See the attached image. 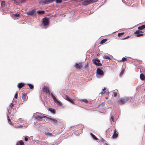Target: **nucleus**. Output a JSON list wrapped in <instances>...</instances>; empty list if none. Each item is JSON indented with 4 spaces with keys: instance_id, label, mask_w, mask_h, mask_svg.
Returning <instances> with one entry per match:
<instances>
[{
    "instance_id": "1",
    "label": "nucleus",
    "mask_w": 145,
    "mask_h": 145,
    "mask_svg": "<svg viewBox=\"0 0 145 145\" xmlns=\"http://www.w3.org/2000/svg\"><path fill=\"white\" fill-rule=\"evenodd\" d=\"M43 91L44 92H45L46 93H48L49 95H50L53 98L54 102L58 104L59 105H61V103L57 99H56V97L52 93H50V90L46 86H44L43 88Z\"/></svg>"
},
{
    "instance_id": "2",
    "label": "nucleus",
    "mask_w": 145,
    "mask_h": 145,
    "mask_svg": "<svg viewBox=\"0 0 145 145\" xmlns=\"http://www.w3.org/2000/svg\"><path fill=\"white\" fill-rule=\"evenodd\" d=\"M131 100V97H125L120 98L118 101V103L120 105H123L126 103L130 102Z\"/></svg>"
},
{
    "instance_id": "3",
    "label": "nucleus",
    "mask_w": 145,
    "mask_h": 145,
    "mask_svg": "<svg viewBox=\"0 0 145 145\" xmlns=\"http://www.w3.org/2000/svg\"><path fill=\"white\" fill-rule=\"evenodd\" d=\"M97 76L99 77L103 76L104 73L103 71L99 68H97L96 70Z\"/></svg>"
},
{
    "instance_id": "4",
    "label": "nucleus",
    "mask_w": 145,
    "mask_h": 145,
    "mask_svg": "<svg viewBox=\"0 0 145 145\" xmlns=\"http://www.w3.org/2000/svg\"><path fill=\"white\" fill-rule=\"evenodd\" d=\"M49 19L47 17H44L42 19V24L44 26H46L49 25Z\"/></svg>"
},
{
    "instance_id": "5",
    "label": "nucleus",
    "mask_w": 145,
    "mask_h": 145,
    "mask_svg": "<svg viewBox=\"0 0 145 145\" xmlns=\"http://www.w3.org/2000/svg\"><path fill=\"white\" fill-rule=\"evenodd\" d=\"M100 62V61L97 58L93 60V63L97 66L102 65L101 63H99Z\"/></svg>"
},
{
    "instance_id": "6",
    "label": "nucleus",
    "mask_w": 145,
    "mask_h": 145,
    "mask_svg": "<svg viewBox=\"0 0 145 145\" xmlns=\"http://www.w3.org/2000/svg\"><path fill=\"white\" fill-rule=\"evenodd\" d=\"M90 0H80L79 1H83L82 3L83 5L86 6L90 4Z\"/></svg>"
},
{
    "instance_id": "7",
    "label": "nucleus",
    "mask_w": 145,
    "mask_h": 145,
    "mask_svg": "<svg viewBox=\"0 0 145 145\" xmlns=\"http://www.w3.org/2000/svg\"><path fill=\"white\" fill-rule=\"evenodd\" d=\"M82 63H76L74 66L76 69L79 70L82 68Z\"/></svg>"
},
{
    "instance_id": "8",
    "label": "nucleus",
    "mask_w": 145,
    "mask_h": 145,
    "mask_svg": "<svg viewBox=\"0 0 145 145\" xmlns=\"http://www.w3.org/2000/svg\"><path fill=\"white\" fill-rule=\"evenodd\" d=\"M142 33L143 32L141 31L138 30L135 33L137 34L136 35L137 37H139L143 35V34Z\"/></svg>"
},
{
    "instance_id": "9",
    "label": "nucleus",
    "mask_w": 145,
    "mask_h": 145,
    "mask_svg": "<svg viewBox=\"0 0 145 145\" xmlns=\"http://www.w3.org/2000/svg\"><path fill=\"white\" fill-rule=\"evenodd\" d=\"M118 132H117L116 130V129H115L114 131L113 135L112 137V138L113 139H116L118 137Z\"/></svg>"
},
{
    "instance_id": "10",
    "label": "nucleus",
    "mask_w": 145,
    "mask_h": 145,
    "mask_svg": "<svg viewBox=\"0 0 145 145\" xmlns=\"http://www.w3.org/2000/svg\"><path fill=\"white\" fill-rule=\"evenodd\" d=\"M36 12V11L35 10L33 9L31 10V11H29L27 13V15H30V16H33L34 15Z\"/></svg>"
},
{
    "instance_id": "11",
    "label": "nucleus",
    "mask_w": 145,
    "mask_h": 145,
    "mask_svg": "<svg viewBox=\"0 0 145 145\" xmlns=\"http://www.w3.org/2000/svg\"><path fill=\"white\" fill-rule=\"evenodd\" d=\"M39 4L43 5L48 4L47 0H40L39 1Z\"/></svg>"
},
{
    "instance_id": "12",
    "label": "nucleus",
    "mask_w": 145,
    "mask_h": 145,
    "mask_svg": "<svg viewBox=\"0 0 145 145\" xmlns=\"http://www.w3.org/2000/svg\"><path fill=\"white\" fill-rule=\"evenodd\" d=\"M47 119L49 121L53 122L54 124L57 123L58 122L57 120L48 117Z\"/></svg>"
},
{
    "instance_id": "13",
    "label": "nucleus",
    "mask_w": 145,
    "mask_h": 145,
    "mask_svg": "<svg viewBox=\"0 0 145 145\" xmlns=\"http://www.w3.org/2000/svg\"><path fill=\"white\" fill-rule=\"evenodd\" d=\"M22 100H23V101H24L26 99L27 94L26 93L22 94Z\"/></svg>"
},
{
    "instance_id": "14",
    "label": "nucleus",
    "mask_w": 145,
    "mask_h": 145,
    "mask_svg": "<svg viewBox=\"0 0 145 145\" xmlns=\"http://www.w3.org/2000/svg\"><path fill=\"white\" fill-rule=\"evenodd\" d=\"M90 134L94 140H99V139L97 138L96 136L93 135L92 133H90Z\"/></svg>"
},
{
    "instance_id": "15",
    "label": "nucleus",
    "mask_w": 145,
    "mask_h": 145,
    "mask_svg": "<svg viewBox=\"0 0 145 145\" xmlns=\"http://www.w3.org/2000/svg\"><path fill=\"white\" fill-rule=\"evenodd\" d=\"M25 84L23 83H21L18 84V87L19 88H21L23 87Z\"/></svg>"
},
{
    "instance_id": "16",
    "label": "nucleus",
    "mask_w": 145,
    "mask_h": 145,
    "mask_svg": "<svg viewBox=\"0 0 145 145\" xmlns=\"http://www.w3.org/2000/svg\"><path fill=\"white\" fill-rule=\"evenodd\" d=\"M140 78L142 80H145V76L143 74H140Z\"/></svg>"
},
{
    "instance_id": "17",
    "label": "nucleus",
    "mask_w": 145,
    "mask_h": 145,
    "mask_svg": "<svg viewBox=\"0 0 145 145\" xmlns=\"http://www.w3.org/2000/svg\"><path fill=\"white\" fill-rule=\"evenodd\" d=\"M16 145H24V144L22 140H21L18 142Z\"/></svg>"
},
{
    "instance_id": "18",
    "label": "nucleus",
    "mask_w": 145,
    "mask_h": 145,
    "mask_svg": "<svg viewBox=\"0 0 145 145\" xmlns=\"http://www.w3.org/2000/svg\"><path fill=\"white\" fill-rule=\"evenodd\" d=\"M6 5L5 2V1H2L1 3V5L2 7L3 8L5 7Z\"/></svg>"
},
{
    "instance_id": "19",
    "label": "nucleus",
    "mask_w": 145,
    "mask_h": 145,
    "mask_svg": "<svg viewBox=\"0 0 145 145\" xmlns=\"http://www.w3.org/2000/svg\"><path fill=\"white\" fill-rule=\"evenodd\" d=\"M20 16V14H14L12 15V17L14 18V19H15V17H19Z\"/></svg>"
},
{
    "instance_id": "20",
    "label": "nucleus",
    "mask_w": 145,
    "mask_h": 145,
    "mask_svg": "<svg viewBox=\"0 0 145 145\" xmlns=\"http://www.w3.org/2000/svg\"><path fill=\"white\" fill-rule=\"evenodd\" d=\"M48 110L50 111L52 113L54 114H55V110L53 108H49Z\"/></svg>"
},
{
    "instance_id": "21",
    "label": "nucleus",
    "mask_w": 145,
    "mask_h": 145,
    "mask_svg": "<svg viewBox=\"0 0 145 145\" xmlns=\"http://www.w3.org/2000/svg\"><path fill=\"white\" fill-rule=\"evenodd\" d=\"M145 28V25H142L141 26L138 27V29L140 30H142Z\"/></svg>"
},
{
    "instance_id": "22",
    "label": "nucleus",
    "mask_w": 145,
    "mask_h": 145,
    "mask_svg": "<svg viewBox=\"0 0 145 145\" xmlns=\"http://www.w3.org/2000/svg\"><path fill=\"white\" fill-rule=\"evenodd\" d=\"M45 12L44 11H37V13H38L39 14H42L44 13Z\"/></svg>"
},
{
    "instance_id": "23",
    "label": "nucleus",
    "mask_w": 145,
    "mask_h": 145,
    "mask_svg": "<svg viewBox=\"0 0 145 145\" xmlns=\"http://www.w3.org/2000/svg\"><path fill=\"white\" fill-rule=\"evenodd\" d=\"M46 117L45 116H38L37 117V118L39 120H41L42 118H46Z\"/></svg>"
},
{
    "instance_id": "24",
    "label": "nucleus",
    "mask_w": 145,
    "mask_h": 145,
    "mask_svg": "<svg viewBox=\"0 0 145 145\" xmlns=\"http://www.w3.org/2000/svg\"><path fill=\"white\" fill-rule=\"evenodd\" d=\"M106 39H104L101 41L100 42V44H103L106 42Z\"/></svg>"
},
{
    "instance_id": "25",
    "label": "nucleus",
    "mask_w": 145,
    "mask_h": 145,
    "mask_svg": "<svg viewBox=\"0 0 145 145\" xmlns=\"http://www.w3.org/2000/svg\"><path fill=\"white\" fill-rule=\"evenodd\" d=\"M8 123L12 125V123L11 122V120L9 118V116H8L7 117Z\"/></svg>"
},
{
    "instance_id": "26",
    "label": "nucleus",
    "mask_w": 145,
    "mask_h": 145,
    "mask_svg": "<svg viewBox=\"0 0 145 145\" xmlns=\"http://www.w3.org/2000/svg\"><path fill=\"white\" fill-rule=\"evenodd\" d=\"M45 135L47 136H52V134L51 133L49 132H47L45 133Z\"/></svg>"
},
{
    "instance_id": "27",
    "label": "nucleus",
    "mask_w": 145,
    "mask_h": 145,
    "mask_svg": "<svg viewBox=\"0 0 145 145\" xmlns=\"http://www.w3.org/2000/svg\"><path fill=\"white\" fill-rule=\"evenodd\" d=\"M103 58L105 59H111L110 57L109 56H106V55H105L103 56Z\"/></svg>"
},
{
    "instance_id": "28",
    "label": "nucleus",
    "mask_w": 145,
    "mask_h": 145,
    "mask_svg": "<svg viewBox=\"0 0 145 145\" xmlns=\"http://www.w3.org/2000/svg\"><path fill=\"white\" fill-rule=\"evenodd\" d=\"M48 4L52 3L55 0H47Z\"/></svg>"
},
{
    "instance_id": "29",
    "label": "nucleus",
    "mask_w": 145,
    "mask_h": 145,
    "mask_svg": "<svg viewBox=\"0 0 145 145\" xmlns=\"http://www.w3.org/2000/svg\"><path fill=\"white\" fill-rule=\"evenodd\" d=\"M27 85L29 86V87L30 88V89H31L33 88V85L31 84H27Z\"/></svg>"
},
{
    "instance_id": "30",
    "label": "nucleus",
    "mask_w": 145,
    "mask_h": 145,
    "mask_svg": "<svg viewBox=\"0 0 145 145\" xmlns=\"http://www.w3.org/2000/svg\"><path fill=\"white\" fill-rule=\"evenodd\" d=\"M124 33H118V36L119 37H121V36L123 35L124 34Z\"/></svg>"
},
{
    "instance_id": "31",
    "label": "nucleus",
    "mask_w": 145,
    "mask_h": 145,
    "mask_svg": "<svg viewBox=\"0 0 145 145\" xmlns=\"http://www.w3.org/2000/svg\"><path fill=\"white\" fill-rule=\"evenodd\" d=\"M124 71H125V70L124 69H123L121 71L120 73V76H121L123 74V73L124 72Z\"/></svg>"
},
{
    "instance_id": "32",
    "label": "nucleus",
    "mask_w": 145,
    "mask_h": 145,
    "mask_svg": "<svg viewBox=\"0 0 145 145\" xmlns=\"http://www.w3.org/2000/svg\"><path fill=\"white\" fill-rule=\"evenodd\" d=\"M98 0H90V3L96 2L98 1Z\"/></svg>"
},
{
    "instance_id": "33",
    "label": "nucleus",
    "mask_w": 145,
    "mask_h": 145,
    "mask_svg": "<svg viewBox=\"0 0 145 145\" xmlns=\"http://www.w3.org/2000/svg\"><path fill=\"white\" fill-rule=\"evenodd\" d=\"M81 101L86 103H87L88 102V100L86 99H82Z\"/></svg>"
},
{
    "instance_id": "34",
    "label": "nucleus",
    "mask_w": 145,
    "mask_h": 145,
    "mask_svg": "<svg viewBox=\"0 0 145 145\" xmlns=\"http://www.w3.org/2000/svg\"><path fill=\"white\" fill-rule=\"evenodd\" d=\"M67 101L72 103H73L74 102V101L70 98H69V99Z\"/></svg>"
},
{
    "instance_id": "35",
    "label": "nucleus",
    "mask_w": 145,
    "mask_h": 145,
    "mask_svg": "<svg viewBox=\"0 0 145 145\" xmlns=\"http://www.w3.org/2000/svg\"><path fill=\"white\" fill-rule=\"evenodd\" d=\"M62 1V0H56V2L57 3H61Z\"/></svg>"
},
{
    "instance_id": "36",
    "label": "nucleus",
    "mask_w": 145,
    "mask_h": 145,
    "mask_svg": "<svg viewBox=\"0 0 145 145\" xmlns=\"http://www.w3.org/2000/svg\"><path fill=\"white\" fill-rule=\"evenodd\" d=\"M105 105V103H102L99 105V106L103 107Z\"/></svg>"
},
{
    "instance_id": "37",
    "label": "nucleus",
    "mask_w": 145,
    "mask_h": 145,
    "mask_svg": "<svg viewBox=\"0 0 145 145\" xmlns=\"http://www.w3.org/2000/svg\"><path fill=\"white\" fill-rule=\"evenodd\" d=\"M127 60V58H125V57H123L121 61H122L124 62V61H126Z\"/></svg>"
},
{
    "instance_id": "38",
    "label": "nucleus",
    "mask_w": 145,
    "mask_h": 145,
    "mask_svg": "<svg viewBox=\"0 0 145 145\" xmlns=\"http://www.w3.org/2000/svg\"><path fill=\"white\" fill-rule=\"evenodd\" d=\"M101 141L103 143H105L106 142V140L103 138L101 139Z\"/></svg>"
},
{
    "instance_id": "39",
    "label": "nucleus",
    "mask_w": 145,
    "mask_h": 145,
    "mask_svg": "<svg viewBox=\"0 0 145 145\" xmlns=\"http://www.w3.org/2000/svg\"><path fill=\"white\" fill-rule=\"evenodd\" d=\"M18 93H16L15 95L14 98L16 99H17V97H18Z\"/></svg>"
},
{
    "instance_id": "40",
    "label": "nucleus",
    "mask_w": 145,
    "mask_h": 145,
    "mask_svg": "<svg viewBox=\"0 0 145 145\" xmlns=\"http://www.w3.org/2000/svg\"><path fill=\"white\" fill-rule=\"evenodd\" d=\"M89 66V64L88 63H87L85 65V68L87 69L88 68V67Z\"/></svg>"
},
{
    "instance_id": "41",
    "label": "nucleus",
    "mask_w": 145,
    "mask_h": 145,
    "mask_svg": "<svg viewBox=\"0 0 145 145\" xmlns=\"http://www.w3.org/2000/svg\"><path fill=\"white\" fill-rule=\"evenodd\" d=\"M111 118L112 119V121L114 122V117L113 116H112L111 117Z\"/></svg>"
},
{
    "instance_id": "42",
    "label": "nucleus",
    "mask_w": 145,
    "mask_h": 145,
    "mask_svg": "<svg viewBox=\"0 0 145 145\" xmlns=\"http://www.w3.org/2000/svg\"><path fill=\"white\" fill-rule=\"evenodd\" d=\"M113 93H114V96L115 97H116L117 96V93L116 92H114Z\"/></svg>"
},
{
    "instance_id": "43",
    "label": "nucleus",
    "mask_w": 145,
    "mask_h": 145,
    "mask_svg": "<svg viewBox=\"0 0 145 145\" xmlns=\"http://www.w3.org/2000/svg\"><path fill=\"white\" fill-rule=\"evenodd\" d=\"M110 132L108 131H106V135H109V134L110 133Z\"/></svg>"
},
{
    "instance_id": "44",
    "label": "nucleus",
    "mask_w": 145,
    "mask_h": 145,
    "mask_svg": "<svg viewBox=\"0 0 145 145\" xmlns=\"http://www.w3.org/2000/svg\"><path fill=\"white\" fill-rule=\"evenodd\" d=\"M69 98L68 97L67 95H65V99L67 101L69 99Z\"/></svg>"
},
{
    "instance_id": "45",
    "label": "nucleus",
    "mask_w": 145,
    "mask_h": 145,
    "mask_svg": "<svg viewBox=\"0 0 145 145\" xmlns=\"http://www.w3.org/2000/svg\"><path fill=\"white\" fill-rule=\"evenodd\" d=\"M130 37V36H128L127 37H126L123 39V40L125 39H128V38H129Z\"/></svg>"
},
{
    "instance_id": "46",
    "label": "nucleus",
    "mask_w": 145,
    "mask_h": 145,
    "mask_svg": "<svg viewBox=\"0 0 145 145\" xmlns=\"http://www.w3.org/2000/svg\"><path fill=\"white\" fill-rule=\"evenodd\" d=\"M13 105L12 103H11L10 105V108H12V107L13 106Z\"/></svg>"
},
{
    "instance_id": "47",
    "label": "nucleus",
    "mask_w": 145,
    "mask_h": 145,
    "mask_svg": "<svg viewBox=\"0 0 145 145\" xmlns=\"http://www.w3.org/2000/svg\"><path fill=\"white\" fill-rule=\"evenodd\" d=\"M19 120L20 121V122H23V120H22V119L21 118H19Z\"/></svg>"
},
{
    "instance_id": "48",
    "label": "nucleus",
    "mask_w": 145,
    "mask_h": 145,
    "mask_svg": "<svg viewBox=\"0 0 145 145\" xmlns=\"http://www.w3.org/2000/svg\"><path fill=\"white\" fill-rule=\"evenodd\" d=\"M28 140V138L27 137H25V141H27Z\"/></svg>"
},
{
    "instance_id": "49",
    "label": "nucleus",
    "mask_w": 145,
    "mask_h": 145,
    "mask_svg": "<svg viewBox=\"0 0 145 145\" xmlns=\"http://www.w3.org/2000/svg\"><path fill=\"white\" fill-rule=\"evenodd\" d=\"M105 91H102V92H101V93L102 95H103V94H105Z\"/></svg>"
},
{
    "instance_id": "50",
    "label": "nucleus",
    "mask_w": 145,
    "mask_h": 145,
    "mask_svg": "<svg viewBox=\"0 0 145 145\" xmlns=\"http://www.w3.org/2000/svg\"><path fill=\"white\" fill-rule=\"evenodd\" d=\"M25 2V0H22V1H21V3H24V2Z\"/></svg>"
},
{
    "instance_id": "51",
    "label": "nucleus",
    "mask_w": 145,
    "mask_h": 145,
    "mask_svg": "<svg viewBox=\"0 0 145 145\" xmlns=\"http://www.w3.org/2000/svg\"><path fill=\"white\" fill-rule=\"evenodd\" d=\"M106 88H104V89H102V90H103V91H105V90H106Z\"/></svg>"
},
{
    "instance_id": "52",
    "label": "nucleus",
    "mask_w": 145,
    "mask_h": 145,
    "mask_svg": "<svg viewBox=\"0 0 145 145\" xmlns=\"http://www.w3.org/2000/svg\"><path fill=\"white\" fill-rule=\"evenodd\" d=\"M33 137H30V138H31V139H33Z\"/></svg>"
},
{
    "instance_id": "53",
    "label": "nucleus",
    "mask_w": 145,
    "mask_h": 145,
    "mask_svg": "<svg viewBox=\"0 0 145 145\" xmlns=\"http://www.w3.org/2000/svg\"><path fill=\"white\" fill-rule=\"evenodd\" d=\"M105 145H108V144L106 143H105Z\"/></svg>"
},
{
    "instance_id": "54",
    "label": "nucleus",
    "mask_w": 145,
    "mask_h": 145,
    "mask_svg": "<svg viewBox=\"0 0 145 145\" xmlns=\"http://www.w3.org/2000/svg\"><path fill=\"white\" fill-rule=\"evenodd\" d=\"M106 99H108V97H106Z\"/></svg>"
},
{
    "instance_id": "55",
    "label": "nucleus",
    "mask_w": 145,
    "mask_h": 145,
    "mask_svg": "<svg viewBox=\"0 0 145 145\" xmlns=\"http://www.w3.org/2000/svg\"><path fill=\"white\" fill-rule=\"evenodd\" d=\"M109 93L108 92V94H109Z\"/></svg>"
},
{
    "instance_id": "56",
    "label": "nucleus",
    "mask_w": 145,
    "mask_h": 145,
    "mask_svg": "<svg viewBox=\"0 0 145 145\" xmlns=\"http://www.w3.org/2000/svg\"><path fill=\"white\" fill-rule=\"evenodd\" d=\"M52 145H54V144H52Z\"/></svg>"
},
{
    "instance_id": "57",
    "label": "nucleus",
    "mask_w": 145,
    "mask_h": 145,
    "mask_svg": "<svg viewBox=\"0 0 145 145\" xmlns=\"http://www.w3.org/2000/svg\"><path fill=\"white\" fill-rule=\"evenodd\" d=\"M144 90L145 91V89H144Z\"/></svg>"
}]
</instances>
